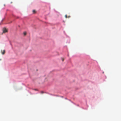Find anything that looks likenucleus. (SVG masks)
<instances>
[{
	"mask_svg": "<svg viewBox=\"0 0 121 121\" xmlns=\"http://www.w3.org/2000/svg\"><path fill=\"white\" fill-rule=\"evenodd\" d=\"M7 30L5 28H4L3 29V32L4 33H5L6 32H7Z\"/></svg>",
	"mask_w": 121,
	"mask_h": 121,
	"instance_id": "f257e3e1",
	"label": "nucleus"
},
{
	"mask_svg": "<svg viewBox=\"0 0 121 121\" xmlns=\"http://www.w3.org/2000/svg\"><path fill=\"white\" fill-rule=\"evenodd\" d=\"M1 53H2V54H4L5 53V50H3V51H2V50H1Z\"/></svg>",
	"mask_w": 121,
	"mask_h": 121,
	"instance_id": "f03ea898",
	"label": "nucleus"
},
{
	"mask_svg": "<svg viewBox=\"0 0 121 121\" xmlns=\"http://www.w3.org/2000/svg\"><path fill=\"white\" fill-rule=\"evenodd\" d=\"M33 13H35V10H33Z\"/></svg>",
	"mask_w": 121,
	"mask_h": 121,
	"instance_id": "7ed1b4c3",
	"label": "nucleus"
},
{
	"mask_svg": "<svg viewBox=\"0 0 121 121\" xmlns=\"http://www.w3.org/2000/svg\"><path fill=\"white\" fill-rule=\"evenodd\" d=\"M26 32H25L24 33V35H26Z\"/></svg>",
	"mask_w": 121,
	"mask_h": 121,
	"instance_id": "20e7f679",
	"label": "nucleus"
},
{
	"mask_svg": "<svg viewBox=\"0 0 121 121\" xmlns=\"http://www.w3.org/2000/svg\"><path fill=\"white\" fill-rule=\"evenodd\" d=\"M62 60L63 61L64 60V59L63 58H62Z\"/></svg>",
	"mask_w": 121,
	"mask_h": 121,
	"instance_id": "39448f33",
	"label": "nucleus"
},
{
	"mask_svg": "<svg viewBox=\"0 0 121 121\" xmlns=\"http://www.w3.org/2000/svg\"><path fill=\"white\" fill-rule=\"evenodd\" d=\"M65 17L66 18H67V15H66L65 16Z\"/></svg>",
	"mask_w": 121,
	"mask_h": 121,
	"instance_id": "423d86ee",
	"label": "nucleus"
},
{
	"mask_svg": "<svg viewBox=\"0 0 121 121\" xmlns=\"http://www.w3.org/2000/svg\"><path fill=\"white\" fill-rule=\"evenodd\" d=\"M43 93V91H41V93L42 94Z\"/></svg>",
	"mask_w": 121,
	"mask_h": 121,
	"instance_id": "0eeeda50",
	"label": "nucleus"
},
{
	"mask_svg": "<svg viewBox=\"0 0 121 121\" xmlns=\"http://www.w3.org/2000/svg\"><path fill=\"white\" fill-rule=\"evenodd\" d=\"M70 17V16H69V17Z\"/></svg>",
	"mask_w": 121,
	"mask_h": 121,
	"instance_id": "6e6552de",
	"label": "nucleus"
}]
</instances>
